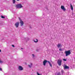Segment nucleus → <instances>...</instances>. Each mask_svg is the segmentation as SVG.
I'll use <instances>...</instances> for the list:
<instances>
[{
    "label": "nucleus",
    "instance_id": "obj_23",
    "mask_svg": "<svg viewBox=\"0 0 75 75\" xmlns=\"http://www.w3.org/2000/svg\"><path fill=\"white\" fill-rule=\"evenodd\" d=\"M32 56H33V57H34V54H33Z\"/></svg>",
    "mask_w": 75,
    "mask_h": 75
},
{
    "label": "nucleus",
    "instance_id": "obj_5",
    "mask_svg": "<svg viewBox=\"0 0 75 75\" xmlns=\"http://www.w3.org/2000/svg\"><path fill=\"white\" fill-rule=\"evenodd\" d=\"M49 62V61H47V60H44L43 62L44 66H45V65L46 64H47V62Z\"/></svg>",
    "mask_w": 75,
    "mask_h": 75
},
{
    "label": "nucleus",
    "instance_id": "obj_15",
    "mask_svg": "<svg viewBox=\"0 0 75 75\" xmlns=\"http://www.w3.org/2000/svg\"><path fill=\"white\" fill-rule=\"evenodd\" d=\"M1 18H5V17L3 16H1Z\"/></svg>",
    "mask_w": 75,
    "mask_h": 75
},
{
    "label": "nucleus",
    "instance_id": "obj_27",
    "mask_svg": "<svg viewBox=\"0 0 75 75\" xmlns=\"http://www.w3.org/2000/svg\"><path fill=\"white\" fill-rule=\"evenodd\" d=\"M17 1H19L20 0H16Z\"/></svg>",
    "mask_w": 75,
    "mask_h": 75
},
{
    "label": "nucleus",
    "instance_id": "obj_17",
    "mask_svg": "<svg viewBox=\"0 0 75 75\" xmlns=\"http://www.w3.org/2000/svg\"><path fill=\"white\" fill-rule=\"evenodd\" d=\"M58 75H61V73L60 72H59L57 74Z\"/></svg>",
    "mask_w": 75,
    "mask_h": 75
},
{
    "label": "nucleus",
    "instance_id": "obj_26",
    "mask_svg": "<svg viewBox=\"0 0 75 75\" xmlns=\"http://www.w3.org/2000/svg\"><path fill=\"white\" fill-rule=\"evenodd\" d=\"M21 49H22V50H23V49L22 48H21Z\"/></svg>",
    "mask_w": 75,
    "mask_h": 75
},
{
    "label": "nucleus",
    "instance_id": "obj_14",
    "mask_svg": "<svg viewBox=\"0 0 75 75\" xmlns=\"http://www.w3.org/2000/svg\"><path fill=\"white\" fill-rule=\"evenodd\" d=\"M34 42H38V40L37 39H36L35 41L34 40Z\"/></svg>",
    "mask_w": 75,
    "mask_h": 75
},
{
    "label": "nucleus",
    "instance_id": "obj_10",
    "mask_svg": "<svg viewBox=\"0 0 75 75\" xmlns=\"http://www.w3.org/2000/svg\"><path fill=\"white\" fill-rule=\"evenodd\" d=\"M58 48H59V47H61V44H58L57 45Z\"/></svg>",
    "mask_w": 75,
    "mask_h": 75
},
{
    "label": "nucleus",
    "instance_id": "obj_4",
    "mask_svg": "<svg viewBox=\"0 0 75 75\" xmlns=\"http://www.w3.org/2000/svg\"><path fill=\"white\" fill-rule=\"evenodd\" d=\"M61 9L63 10V11H66V9L65 8L64 6H61Z\"/></svg>",
    "mask_w": 75,
    "mask_h": 75
},
{
    "label": "nucleus",
    "instance_id": "obj_18",
    "mask_svg": "<svg viewBox=\"0 0 75 75\" xmlns=\"http://www.w3.org/2000/svg\"><path fill=\"white\" fill-rule=\"evenodd\" d=\"M28 66L29 67V68H31V67L30 65H28Z\"/></svg>",
    "mask_w": 75,
    "mask_h": 75
},
{
    "label": "nucleus",
    "instance_id": "obj_16",
    "mask_svg": "<svg viewBox=\"0 0 75 75\" xmlns=\"http://www.w3.org/2000/svg\"><path fill=\"white\" fill-rule=\"evenodd\" d=\"M63 61H67V59H63Z\"/></svg>",
    "mask_w": 75,
    "mask_h": 75
},
{
    "label": "nucleus",
    "instance_id": "obj_21",
    "mask_svg": "<svg viewBox=\"0 0 75 75\" xmlns=\"http://www.w3.org/2000/svg\"><path fill=\"white\" fill-rule=\"evenodd\" d=\"M30 65L31 66H32V65H33V64L31 63H30Z\"/></svg>",
    "mask_w": 75,
    "mask_h": 75
},
{
    "label": "nucleus",
    "instance_id": "obj_9",
    "mask_svg": "<svg viewBox=\"0 0 75 75\" xmlns=\"http://www.w3.org/2000/svg\"><path fill=\"white\" fill-rule=\"evenodd\" d=\"M64 68L65 69H69V67L65 65L64 67Z\"/></svg>",
    "mask_w": 75,
    "mask_h": 75
},
{
    "label": "nucleus",
    "instance_id": "obj_20",
    "mask_svg": "<svg viewBox=\"0 0 75 75\" xmlns=\"http://www.w3.org/2000/svg\"><path fill=\"white\" fill-rule=\"evenodd\" d=\"M0 63H3V61L0 60Z\"/></svg>",
    "mask_w": 75,
    "mask_h": 75
},
{
    "label": "nucleus",
    "instance_id": "obj_13",
    "mask_svg": "<svg viewBox=\"0 0 75 75\" xmlns=\"http://www.w3.org/2000/svg\"><path fill=\"white\" fill-rule=\"evenodd\" d=\"M13 4H14L16 3V0H13Z\"/></svg>",
    "mask_w": 75,
    "mask_h": 75
},
{
    "label": "nucleus",
    "instance_id": "obj_24",
    "mask_svg": "<svg viewBox=\"0 0 75 75\" xmlns=\"http://www.w3.org/2000/svg\"><path fill=\"white\" fill-rule=\"evenodd\" d=\"M0 71H2V69H1V68H0Z\"/></svg>",
    "mask_w": 75,
    "mask_h": 75
},
{
    "label": "nucleus",
    "instance_id": "obj_19",
    "mask_svg": "<svg viewBox=\"0 0 75 75\" xmlns=\"http://www.w3.org/2000/svg\"><path fill=\"white\" fill-rule=\"evenodd\" d=\"M59 51H62V49L61 48H60L59 49Z\"/></svg>",
    "mask_w": 75,
    "mask_h": 75
},
{
    "label": "nucleus",
    "instance_id": "obj_2",
    "mask_svg": "<svg viewBox=\"0 0 75 75\" xmlns=\"http://www.w3.org/2000/svg\"><path fill=\"white\" fill-rule=\"evenodd\" d=\"M15 7L18 8H21L23 7V6H22L21 4H19L16 5Z\"/></svg>",
    "mask_w": 75,
    "mask_h": 75
},
{
    "label": "nucleus",
    "instance_id": "obj_22",
    "mask_svg": "<svg viewBox=\"0 0 75 75\" xmlns=\"http://www.w3.org/2000/svg\"><path fill=\"white\" fill-rule=\"evenodd\" d=\"M12 47H14V45H12Z\"/></svg>",
    "mask_w": 75,
    "mask_h": 75
},
{
    "label": "nucleus",
    "instance_id": "obj_3",
    "mask_svg": "<svg viewBox=\"0 0 75 75\" xmlns=\"http://www.w3.org/2000/svg\"><path fill=\"white\" fill-rule=\"evenodd\" d=\"M62 61L61 59H58L57 62V63L59 66H61L62 65Z\"/></svg>",
    "mask_w": 75,
    "mask_h": 75
},
{
    "label": "nucleus",
    "instance_id": "obj_8",
    "mask_svg": "<svg viewBox=\"0 0 75 75\" xmlns=\"http://www.w3.org/2000/svg\"><path fill=\"white\" fill-rule=\"evenodd\" d=\"M18 69L19 70H20V71H22V70H23V68L21 66H19L18 67Z\"/></svg>",
    "mask_w": 75,
    "mask_h": 75
},
{
    "label": "nucleus",
    "instance_id": "obj_1",
    "mask_svg": "<svg viewBox=\"0 0 75 75\" xmlns=\"http://www.w3.org/2000/svg\"><path fill=\"white\" fill-rule=\"evenodd\" d=\"M65 53L66 54V57H67V56H68L71 54V50H69L67 51H65Z\"/></svg>",
    "mask_w": 75,
    "mask_h": 75
},
{
    "label": "nucleus",
    "instance_id": "obj_11",
    "mask_svg": "<svg viewBox=\"0 0 75 75\" xmlns=\"http://www.w3.org/2000/svg\"><path fill=\"white\" fill-rule=\"evenodd\" d=\"M70 7H71V10H73V6H72V5L71 4H70Z\"/></svg>",
    "mask_w": 75,
    "mask_h": 75
},
{
    "label": "nucleus",
    "instance_id": "obj_7",
    "mask_svg": "<svg viewBox=\"0 0 75 75\" xmlns=\"http://www.w3.org/2000/svg\"><path fill=\"white\" fill-rule=\"evenodd\" d=\"M15 25L16 27V28H17L18 27V25H19V22H17L15 24Z\"/></svg>",
    "mask_w": 75,
    "mask_h": 75
},
{
    "label": "nucleus",
    "instance_id": "obj_6",
    "mask_svg": "<svg viewBox=\"0 0 75 75\" xmlns=\"http://www.w3.org/2000/svg\"><path fill=\"white\" fill-rule=\"evenodd\" d=\"M20 23H21V26H23V24H24V22H23V21L21 19H20Z\"/></svg>",
    "mask_w": 75,
    "mask_h": 75
},
{
    "label": "nucleus",
    "instance_id": "obj_25",
    "mask_svg": "<svg viewBox=\"0 0 75 75\" xmlns=\"http://www.w3.org/2000/svg\"><path fill=\"white\" fill-rule=\"evenodd\" d=\"M0 52H1V50H0Z\"/></svg>",
    "mask_w": 75,
    "mask_h": 75
},
{
    "label": "nucleus",
    "instance_id": "obj_12",
    "mask_svg": "<svg viewBox=\"0 0 75 75\" xmlns=\"http://www.w3.org/2000/svg\"><path fill=\"white\" fill-rule=\"evenodd\" d=\"M48 63H49L50 67H52V64H51V62H50L49 61L48 62Z\"/></svg>",
    "mask_w": 75,
    "mask_h": 75
}]
</instances>
